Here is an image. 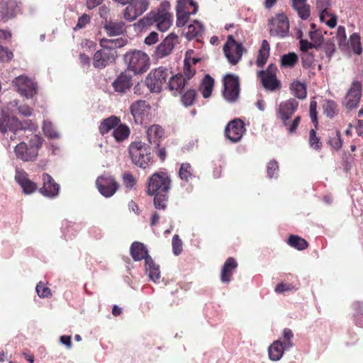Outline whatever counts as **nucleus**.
<instances>
[{
    "label": "nucleus",
    "mask_w": 363,
    "mask_h": 363,
    "mask_svg": "<svg viewBox=\"0 0 363 363\" xmlns=\"http://www.w3.org/2000/svg\"><path fill=\"white\" fill-rule=\"evenodd\" d=\"M164 135V130L159 125H152L147 130V136L149 143L158 147L160 146V140Z\"/></svg>",
    "instance_id": "obj_27"
},
{
    "label": "nucleus",
    "mask_w": 363,
    "mask_h": 363,
    "mask_svg": "<svg viewBox=\"0 0 363 363\" xmlns=\"http://www.w3.org/2000/svg\"><path fill=\"white\" fill-rule=\"evenodd\" d=\"M124 60L128 69L135 74H139L147 71L149 67V57L141 50H133L124 55Z\"/></svg>",
    "instance_id": "obj_8"
},
{
    "label": "nucleus",
    "mask_w": 363,
    "mask_h": 363,
    "mask_svg": "<svg viewBox=\"0 0 363 363\" xmlns=\"http://www.w3.org/2000/svg\"><path fill=\"white\" fill-rule=\"evenodd\" d=\"M290 89L294 96L300 99H303L306 97V88L303 84L299 82H294L291 84Z\"/></svg>",
    "instance_id": "obj_41"
},
{
    "label": "nucleus",
    "mask_w": 363,
    "mask_h": 363,
    "mask_svg": "<svg viewBox=\"0 0 363 363\" xmlns=\"http://www.w3.org/2000/svg\"><path fill=\"white\" fill-rule=\"evenodd\" d=\"M214 79L209 74H206L201 81L199 90L203 98L207 99L211 96Z\"/></svg>",
    "instance_id": "obj_35"
},
{
    "label": "nucleus",
    "mask_w": 363,
    "mask_h": 363,
    "mask_svg": "<svg viewBox=\"0 0 363 363\" xmlns=\"http://www.w3.org/2000/svg\"><path fill=\"white\" fill-rule=\"evenodd\" d=\"M288 350L280 340H275L268 348L269 358L272 361H279L282 357L284 351Z\"/></svg>",
    "instance_id": "obj_29"
},
{
    "label": "nucleus",
    "mask_w": 363,
    "mask_h": 363,
    "mask_svg": "<svg viewBox=\"0 0 363 363\" xmlns=\"http://www.w3.org/2000/svg\"><path fill=\"white\" fill-rule=\"evenodd\" d=\"M179 176L182 180L186 182L193 177V169L189 163H182L181 164Z\"/></svg>",
    "instance_id": "obj_43"
},
{
    "label": "nucleus",
    "mask_w": 363,
    "mask_h": 363,
    "mask_svg": "<svg viewBox=\"0 0 363 363\" xmlns=\"http://www.w3.org/2000/svg\"><path fill=\"white\" fill-rule=\"evenodd\" d=\"M197 11L198 6L193 0H179L177 5V26H184L189 16L195 14Z\"/></svg>",
    "instance_id": "obj_11"
},
{
    "label": "nucleus",
    "mask_w": 363,
    "mask_h": 363,
    "mask_svg": "<svg viewBox=\"0 0 363 363\" xmlns=\"http://www.w3.org/2000/svg\"><path fill=\"white\" fill-rule=\"evenodd\" d=\"M267 172L269 178H277L279 172L278 162L274 160H270L267 164Z\"/></svg>",
    "instance_id": "obj_51"
},
{
    "label": "nucleus",
    "mask_w": 363,
    "mask_h": 363,
    "mask_svg": "<svg viewBox=\"0 0 363 363\" xmlns=\"http://www.w3.org/2000/svg\"><path fill=\"white\" fill-rule=\"evenodd\" d=\"M133 164L140 168H146L151 162L150 147L142 142L132 143L128 148Z\"/></svg>",
    "instance_id": "obj_9"
},
{
    "label": "nucleus",
    "mask_w": 363,
    "mask_h": 363,
    "mask_svg": "<svg viewBox=\"0 0 363 363\" xmlns=\"http://www.w3.org/2000/svg\"><path fill=\"white\" fill-rule=\"evenodd\" d=\"M18 113L23 116H30L32 114V108L27 105H21L17 108Z\"/></svg>",
    "instance_id": "obj_62"
},
{
    "label": "nucleus",
    "mask_w": 363,
    "mask_h": 363,
    "mask_svg": "<svg viewBox=\"0 0 363 363\" xmlns=\"http://www.w3.org/2000/svg\"><path fill=\"white\" fill-rule=\"evenodd\" d=\"M283 341L282 343L284 344V346L286 350H290L294 344L292 342V339L294 337V333L289 328H284L282 332Z\"/></svg>",
    "instance_id": "obj_48"
},
{
    "label": "nucleus",
    "mask_w": 363,
    "mask_h": 363,
    "mask_svg": "<svg viewBox=\"0 0 363 363\" xmlns=\"http://www.w3.org/2000/svg\"><path fill=\"white\" fill-rule=\"evenodd\" d=\"M309 35L311 40L313 42V43L316 45L318 48L323 42V36L318 30H310Z\"/></svg>",
    "instance_id": "obj_53"
},
{
    "label": "nucleus",
    "mask_w": 363,
    "mask_h": 363,
    "mask_svg": "<svg viewBox=\"0 0 363 363\" xmlns=\"http://www.w3.org/2000/svg\"><path fill=\"white\" fill-rule=\"evenodd\" d=\"M351 48L356 55H360L362 52V48L360 42V35L357 33H352L350 37Z\"/></svg>",
    "instance_id": "obj_44"
},
{
    "label": "nucleus",
    "mask_w": 363,
    "mask_h": 363,
    "mask_svg": "<svg viewBox=\"0 0 363 363\" xmlns=\"http://www.w3.org/2000/svg\"><path fill=\"white\" fill-rule=\"evenodd\" d=\"M297 60L298 56L294 52L285 54L281 57V65L284 67H292Z\"/></svg>",
    "instance_id": "obj_45"
},
{
    "label": "nucleus",
    "mask_w": 363,
    "mask_h": 363,
    "mask_svg": "<svg viewBox=\"0 0 363 363\" xmlns=\"http://www.w3.org/2000/svg\"><path fill=\"white\" fill-rule=\"evenodd\" d=\"M126 43V40L120 38L116 39L102 38L99 43L102 48H106L110 50L116 51V48L123 47Z\"/></svg>",
    "instance_id": "obj_37"
},
{
    "label": "nucleus",
    "mask_w": 363,
    "mask_h": 363,
    "mask_svg": "<svg viewBox=\"0 0 363 363\" xmlns=\"http://www.w3.org/2000/svg\"><path fill=\"white\" fill-rule=\"evenodd\" d=\"M43 138L38 135H34L29 139L28 143L21 142L14 148L17 159L23 162H33L38 155V151L43 145Z\"/></svg>",
    "instance_id": "obj_3"
},
{
    "label": "nucleus",
    "mask_w": 363,
    "mask_h": 363,
    "mask_svg": "<svg viewBox=\"0 0 363 363\" xmlns=\"http://www.w3.org/2000/svg\"><path fill=\"white\" fill-rule=\"evenodd\" d=\"M117 57V52L106 48L97 50L94 55L93 65L95 68L103 69L113 62Z\"/></svg>",
    "instance_id": "obj_17"
},
{
    "label": "nucleus",
    "mask_w": 363,
    "mask_h": 363,
    "mask_svg": "<svg viewBox=\"0 0 363 363\" xmlns=\"http://www.w3.org/2000/svg\"><path fill=\"white\" fill-rule=\"evenodd\" d=\"M171 74V71L166 67L156 68L146 77L145 85L151 93H160L163 87H166L167 80Z\"/></svg>",
    "instance_id": "obj_6"
},
{
    "label": "nucleus",
    "mask_w": 363,
    "mask_h": 363,
    "mask_svg": "<svg viewBox=\"0 0 363 363\" xmlns=\"http://www.w3.org/2000/svg\"><path fill=\"white\" fill-rule=\"evenodd\" d=\"M168 82H167L166 88H168L174 95L181 94L187 84L186 79H184L183 74H177L175 75H169Z\"/></svg>",
    "instance_id": "obj_23"
},
{
    "label": "nucleus",
    "mask_w": 363,
    "mask_h": 363,
    "mask_svg": "<svg viewBox=\"0 0 363 363\" xmlns=\"http://www.w3.org/2000/svg\"><path fill=\"white\" fill-rule=\"evenodd\" d=\"M18 12L19 7L15 0H9L4 2L0 8V13L4 20L16 16Z\"/></svg>",
    "instance_id": "obj_26"
},
{
    "label": "nucleus",
    "mask_w": 363,
    "mask_h": 363,
    "mask_svg": "<svg viewBox=\"0 0 363 363\" xmlns=\"http://www.w3.org/2000/svg\"><path fill=\"white\" fill-rule=\"evenodd\" d=\"M177 43V35L171 33L157 47L155 55L157 57L162 58L169 55Z\"/></svg>",
    "instance_id": "obj_21"
},
{
    "label": "nucleus",
    "mask_w": 363,
    "mask_h": 363,
    "mask_svg": "<svg viewBox=\"0 0 363 363\" xmlns=\"http://www.w3.org/2000/svg\"><path fill=\"white\" fill-rule=\"evenodd\" d=\"M294 9L297 12L298 16L302 20H306L311 16V8L307 4L294 8Z\"/></svg>",
    "instance_id": "obj_50"
},
{
    "label": "nucleus",
    "mask_w": 363,
    "mask_h": 363,
    "mask_svg": "<svg viewBox=\"0 0 363 363\" xmlns=\"http://www.w3.org/2000/svg\"><path fill=\"white\" fill-rule=\"evenodd\" d=\"M112 135L117 142H121L128 138L130 129L128 125L119 123L114 128Z\"/></svg>",
    "instance_id": "obj_39"
},
{
    "label": "nucleus",
    "mask_w": 363,
    "mask_h": 363,
    "mask_svg": "<svg viewBox=\"0 0 363 363\" xmlns=\"http://www.w3.org/2000/svg\"><path fill=\"white\" fill-rule=\"evenodd\" d=\"M223 95L225 99L230 103L235 102L240 94L238 76L233 74H227L223 78Z\"/></svg>",
    "instance_id": "obj_10"
},
{
    "label": "nucleus",
    "mask_w": 363,
    "mask_h": 363,
    "mask_svg": "<svg viewBox=\"0 0 363 363\" xmlns=\"http://www.w3.org/2000/svg\"><path fill=\"white\" fill-rule=\"evenodd\" d=\"M60 342L65 345L68 349H70L72 346L71 336L62 335L60 338Z\"/></svg>",
    "instance_id": "obj_63"
},
{
    "label": "nucleus",
    "mask_w": 363,
    "mask_h": 363,
    "mask_svg": "<svg viewBox=\"0 0 363 363\" xmlns=\"http://www.w3.org/2000/svg\"><path fill=\"white\" fill-rule=\"evenodd\" d=\"M263 87L268 91H275L281 88V82L277 76L257 75Z\"/></svg>",
    "instance_id": "obj_31"
},
{
    "label": "nucleus",
    "mask_w": 363,
    "mask_h": 363,
    "mask_svg": "<svg viewBox=\"0 0 363 363\" xmlns=\"http://www.w3.org/2000/svg\"><path fill=\"white\" fill-rule=\"evenodd\" d=\"M197 96L196 91L194 89L187 90L182 96V104L185 106H191Z\"/></svg>",
    "instance_id": "obj_46"
},
{
    "label": "nucleus",
    "mask_w": 363,
    "mask_h": 363,
    "mask_svg": "<svg viewBox=\"0 0 363 363\" xmlns=\"http://www.w3.org/2000/svg\"><path fill=\"white\" fill-rule=\"evenodd\" d=\"M132 86V76L126 72L121 73L112 82L114 91L120 94L126 93Z\"/></svg>",
    "instance_id": "obj_22"
},
{
    "label": "nucleus",
    "mask_w": 363,
    "mask_h": 363,
    "mask_svg": "<svg viewBox=\"0 0 363 363\" xmlns=\"http://www.w3.org/2000/svg\"><path fill=\"white\" fill-rule=\"evenodd\" d=\"M270 47L267 40H264L259 50L256 65L259 67H262L267 62L269 56Z\"/></svg>",
    "instance_id": "obj_34"
},
{
    "label": "nucleus",
    "mask_w": 363,
    "mask_h": 363,
    "mask_svg": "<svg viewBox=\"0 0 363 363\" xmlns=\"http://www.w3.org/2000/svg\"><path fill=\"white\" fill-rule=\"evenodd\" d=\"M309 143L311 147L315 150H318L320 147V139L316 136L315 131L312 129L309 133Z\"/></svg>",
    "instance_id": "obj_54"
},
{
    "label": "nucleus",
    "mask_w": 363,
    "mask_h": 363,
    "mask_svg": "<svg viewBox=\"0 0 363 363\" xmlns=\"http://www.w3.org/2000/svg\"><path fill=\"white\" fill-rule=\"evenodd\" d=\"M130 251L133 259L136 262L145 259V262L147 258L151 257L145 245L140 242H133L130 246Z\"/></svg>",
    "instance_id": "obj_25"
},
{
    "label": "nucleus",
    "mask_w": 363,
    "mask_h": 363,
    "mask_svg": "<svg viewBox=\"0 0 363 363\" xmlns=\"http://www.w3.org/2000/svg\"><path fill=\"white\" fill-rule=\"evenodd\" d=\"M300 48L303 52H307L309 49H318V46L313 43L308 42L307 40L301 39L300 40Z\"/></svg>",
    "instance_id": "obj_60"
},
{
    "label": "nucleus",
    "mask_w": 363,
    "mask_h": 363,
    "mask_svg": "<svg viewBox=\"0 0 363 363\" xmlns=\"http://www.w3.org/2000/svg\"><path fill=\"white\" fill-rule=\"evenodd\" d=\"M329 144L335 150H339L342 145V140L340 131H335L331 133L329 138Z\"/></svg>",
    "instance_id": "obj_47"
},
{
    "label": "nucleus",
    "mask_w": 363,
    "mask_h": 363,
    "mask_svg": "<svg viewBox=\"0 0 363 363\" xmlns=\"http://www.w3.org/2000/svg\"><path fill=\"white\" fill-rule=\"evenodd\" d=\"M43 131L46 137L50 139H58L60 133L55 129L54 125L49 121L45 120L43 124Z\"/></svg>",
    "instance_id": "obj_40"
},
{
    "label": "nucleus",
    "mask_w": 363,
    "mask_h": 363,
    "mask_svg": "<svg viewBox=\"0 0 363 363\" xmlns=\"http://www.w3.org/2000/svg\"><path fill=\"white\" fill-rule=\"evenodd\" d=\"M104 30L108 36H116L123 34L125 31V23L123 21H108L104 26Z\"/></svg>",
    "instance_id": "obj_32"
},
{
    "label": "nucleus",
    "mask_w": 363,
    "mask_h": 363,
    "mask_svg": "<svg viewBox=\"0 0 363 363\" xmlns=\"http://www.w3.org/2000/svg\"><path fill=\"white\" fill-rule=\"evenodd\" d=\"M145 269L150 279L157 283L160 278V266L154 262L152 257H149L146 259Z\"/></svg>",
    "instance_id": "obj_30"
},
{
    "label": "nucleus",
    "mask_w": 363,
    "mask_h": 363,
    "mask_svg": "<svg viewBox=\"0 0 363 363\" xmlns=\"http://www.w3.org/2000/svg\"><path fill=\"white\" fill-rule=\"evenodd\" d=\"M354 310L355 311L354 315H363V302L357 301L352 305Z\"/></svg>",
    "instance_id": "obj_64"
},
{
    "label": "nucleus",
    "mask_w": 363,
    "mask_h": 363,
    "mask_svg": "<svg viewBox=\"0 0 363 363\" xmlns=\"http://www.w3.org/2000/svg\"><path fill=\"white\" fill-rule=\"evenodd\" d=\"M182 241L178 235H174L172 238V251L174 255H179L182 252Z\"/></svg>",
    "instance_id": "obj_52"
},
{
    "label": "nucleus",
    "mask_w": 363,
    "mask_h": 363,
    "mask_svg": "<svg viewBox=\"0 0 363 363\" xmlns=\"http://www.w3.org/2000/svg\"><path fill=\"white\" fill-rule=\"evenodd\" d=\"M13 53L9 52L8 50L3 46L0 45V61L7 62L11 60Z\"/></svg>",
    "instance_id": "obj_59"
},
{
    "label": "nucleus",
    "mask_w": 363,
    "mask_h": 363,
    "mask_svg": "<svg viewBox=\"0 0 363 363\" xmlns=\"http://www.w3.org/2000/svg\"><path fill=\"white\" fill-rule=\"evenodd\" d=\"M121 120L119 118L112 116L104 119L99 125V132L102 135L108 133L111 129H114L119 123Z\"/></svg>",
    "instance_id": "obj_36"
},
{
    "label": "nucleus",
    "mask_w": 363,
    "mask_h": 363,
    "mask_svg": "<svg viewBox=\"0 0 363 363\" xmlns=\"http://www.w3.org/2000/svg\"><path fill=\"white\" fill-rule=\"evenodd\" d=\"M298 106V102L295 99H289L281 102L277 109V118L282 121L285 126H289L288 130L291 133L296 131L300 123V116H296L291 124L289 123V119L297 109Z\"/></svg>",
    "instance_id": "obj_4"
},
{
    "label": "nucleus",
    "mask_w": 363,
    "mask_h": 363,
    "mask_svg": "<svg viewBox=\"0 0 363 363\" xmlns=\"http://www.w3.org/2000/svg\"><path fill=\"white\" fill-rule=\"evenodd\" d=\"M238 267V263L235 259L233 257H228L221 270L220 280L223 283L228 284L231 281V277Z\"/></svg>",
    "instance_id": "obj_24"
},
{
    "label": "nucleus",
    "mask_w": 363,
    "mask_h": 363,
    "mask_svg": "<svg viewBox=\"0 0 363 363\" xmlns=\"http://www.w3.org/2000/svg\"><path fill=\"white\" fill-rule=\"evenodd\" d=\"M159 40L158 34L152 31L145 39V43L148 45H152L156 43Z\"/></svg>",
    "instance_id": "obj_61"
},
{
    "label": "nucleus",
    "mask_w": 363,
    "mask_h": 363,
    "mask_svg": "<svg viewBox=\"0 0 363 363\" xmlns=\"http://www.w3.org/2000/svg\"><path fill=\"white\" fill-rule=\"evenodd\" d=\"M14 179L21 187L24 194H31L38 189L36 183L30 180L28 173L22 169L18 167L16 169Z\"/></svg>",
    "instance_id": "obj_20"
},
{
    "label": "nucleus",
    "mask_w": 363,
    "mask_h": 363,
    "mask_svg": "<svg viewBox=\"0 0 363 363\" xmlns=\"http://www.w3.org/2000/svg\"><path fill=\"white\" fill-rule=\"evenodd\" d=\"M184 79H186V82L191 79L196 74V69L191 66V62L189 60H184Z\"/></svg>",
    "instance_id": "obj_49"
},
{
    "label": "nucleus",
    "mask_w": 363,
    "mask_h": 363,
    "mask_svg": "<svg viewBox=\"0 0 363 363\" xmlns=\"http://www.w3.org/2000/svg\"><path fill=\"white\" fill-rule=\"evenodd\" d=\"M18 92L27 99L32 98L37 91L36 84L29 77L21 75L16 77L13 82Z\"/></svg>",
    "instance_id": "obj_15"
},
{
    "label": "nucleus",
    "mask_w": 363,
    "mask_h": 363,
    "mask_svg": "<svg viewBox=\"0 0 363 363\" xmlns=\"http://www.w3.org/2000/svg\"><path fill=\"white\" fill-rule=\"evenodd\" d=\"M147 107V105L145 100H138L130 105V113L136 123H143V115Z\"/></svg>",
    "instance_id": "obj_28"
},
{
    "label": "nucleus",
    "mask_w": 363,
    "mask_h": 363,
    "mask_svg": "<svg viewBox=\"0 0 363 363\" xmlns=\"http://www.w3.org/2000/svg\"><path fill=\"white\" fill-rule=\"evenodd\" d=\"M322 108L323 113L330 118H334L339 112L338 106L333 100L328 99L323 101Z\"/></svg>",
    "instance_id": "obj_38"
},
{
    "label": "nucleus",
    "mask_w": 363,
    "mask_h": 363,
    "mask_svg": "<svg viewBox=\"0 0 363 363\" xmlns=\"http://www.w3.org/2000/svg\"><path fill=\"white\" fill-rule=\"evenodd\" d=\"M155 24L157 28L166 31L172 25V15L165 9H159L157 11H150L145 17L140 19L134 24L138 29Z\"/></svg>",
    "instance_id": "obj_2"
},
{
    "label": "nucleus",
    "mask_w": 363,
    "mask_h": 363,
    "mask_svg": "<svg viewBox=\"0 0 363 363\" xmlns=\"http://www.w3.org/2000/svg\"><path fill=\"white\" fill-rule=\"evenodd\" d=\"M362 84L359 81H354L345 96L343 104L350 110L357 108L362 97Z\"/></svg>",
    "instance_id": "obj_16"
},
{
    "label": "nucleus",
    "mask_w": 363,
    "mask_h": 363,
    "mask_svg": "<svg viewBox=\"0 0 363 363\" xmlns=\"http://www.w3.org/2000/svg\"><path fill=\"white\" fill-rule=\"evenodd\" d=\"M8 128L12 130H30L35 131L37 125L29 119L20 121L15 116H9V115L1 113L0 116V131L3 135L8 132Z\"/></svg>",
    "instance_id": "obj_7"
},
{
    "label": "nucleus",
    "mask_w": 363,
    "mask_h": 363,
    "mask_svg": "<svg viewBox=\"0 0 363 363\" xmlns=\"http://www.w3.org/2000/svg\"><path fill=\"white\" fill-rule=\"evenodd\" d=\"M90 21V17L87 14H83L78 19V22L74 30L81 29L84 28Z\"/></svg>",
    "instance_id": "obj_57"
},
{
    "label": "nucleus",
    "mask_w": 363,
    "mask_h": 363,
    "mask_svg": "<svg viewBox=\"0 0 363 363\" xmlns=\"http://www.w3.org/2000/svg\"><path fill=\"white\" fill-rule=\"evenodd\" d=\"M223 52L229 63L235 65L242 58L243 46L242 43H238L233 35H228L227 42L223 47Z\"/></svg>",
    "instance_id": "obj_13"
},
{
    "label": "nucleus",
    "mask_w": 363,
    "mask_h": 363,
    "mask_svg": "<svg viewBox=\"0 0 363 363\" xmlns=\"http://www.w3.org/2000/svg\"><path fill=\"white\" fill-rule=\"evenodd\" d=\"M171 188V180L165 172L155 173L150 179L147 192L154 196V206L157 209L164 210L168 200V191Z\"/></svg>",
    "instance_id": "obj_1"
},
{
    "label": "nucleus",
    "mask_w": 363,
    "mask_h": 363,
    "mask_svg": "<svg viewBox=\"0 0 363 363\" xmlns=\"http://www.w3.org/2000/svg\"><path fill=\"white\" fill-rule=\"evenodd\" d=\"M289 31V22L284 13L277 14L269 20V33L272 36L280 38L288 35Z\"/></svg>",
    "instance_id": "obj_12"
},
{
    "label": "nucleus",
    "mask_w": 363,
    "mask_h": 363,
    "mask_svg": "<svg viewBox=\"0 0 363 363\" xmlns=\"http://www.w3.org/2000/svg\"><path fill=\"white\" fill-rule=\"evenodd\" d=\"M42 181L43 186L39 189L40 194L49 199L57 198L60 193V185L48 173L42 174Z\"/></svg>",
    "instance_id": "obj_18"
},
{
    "label": "nucleus",
    "mask_w": 363,
    "mask_h": 363,
    "mask_svg": "<svg viewBox=\"0 0 363 363\" xmlns=\"http://www.w3.org/2000/svg\"><path fill=\"white\" fill-rule=\"evenodd\" d=\"M203 32V25L200 21L195 20L188 26L185 35L188 40H192L201 37Z\"/></svg>",
    "instance_id": "obj_33"
},
{
    "label": "nucleus",
    "mask_w": 363,
    "mask_h": 363,
    "mask_svg": "<svg viewBox=\"0 0 363 363\" xmlns=\"http://www.w3.org/2000/svg\"><path fill=\"white\" fill-rule=\"evenodd\" d=\"M35 291L40 298H48L51 296L50 289L48 287L44 286L41 282L36 286Z\"/></svg>",
    "instance_id": "obj_55"
},
{
    "label": "nucleus",
    "mask_w": 363,
    "mask_h": 363,
    "mask_svg": "<svg viewBox=\"0 0 363 363\" xmlns=\"http://www.w3.org/2000/svg\"><path fill=\"white\" fill-rule=\"evenodd\" d=\"M122 6H126L123 11V17L133 22L143 15L149 8V0H113Z\"/></svg>",
    "instance_id": "obj_5"
},
{
    "label": "nucleus",
    "mask_w": 363,
    "mask_h": 363,
    "mask_svg": "<svg viewBox=\"0 0 363 363\" xmlns=\"http://www.w3.org/2000/svg\"><path fill=\"white\" fill-rule=\"evenodd\" d=\"M277 68L274 64H270L266 70H260L257 75L277 76Z\"/></svg>",
    "instance_id": "obj_58"
},
{
    "label": "nucleus",
    "mask_w": 363,
    "mask_h": 363,
    "mask_svg": "<svg viewBox=\"0 0 363 363\" xmlns=\"http://www.w3.org/2000/svg\"><path fill=\"white\" fill-rule=\"evenodd\" d=\"M288 244L298 250H305L308 245L306 240L297 235H291L289 238Z\"/></svg>",
    "instance_id": "obj_42"
},
{
    "label": "nucleus",
    "mask_w": 363,
    "mask_h": 363,
    "mask_svg": "<svg viewBox=\"0 0 363 363\" xmlns=\"http://www.w3.org/2000/svg\"><path fill=\"white\" fill-rule=\"evenodd\" d=\"M123 180L124 185L128 189H132L135 184V180L133 176L129 172H126L123 174Z\"/></svg>",
    "instance_id": "obj_56"
},
{
    "label": "nucleus",
    "mask_w": 363,
    "mask_h": 363,
    "mask_svg": "<svg viewBox=\"0 0 363 363\" xmlns=\"http://www.w3.org/2000/svg\"><path fill=\"white\" fill-rule=\"evenodd\" d=\"M245 132L244 123L239 118L230 121L225 128V137L233 143L240 141Z\"/></svg>",
    "instance_id": "obj_19"
},
{
    "label": "nucleus",
    "mask_w": 363,
    "mask_h": 363,
    "mask_svg": "<svg viewBox=\"0 0 363 363\" xmlns=\"http://www.w3.org/2000/svg\"><path fill=\"white\" fill-rule=\"evenodd\" d=\"M96 185L99 193L106 198L111 197L119 187L115 179L108 174H104L98 177Z\"/></svg>",
    "instance_id": "obj_14"
}]
</instances>
